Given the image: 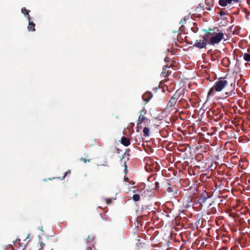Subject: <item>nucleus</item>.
<instances>
[{
	"instance_id": "nucleus-1",
	"label": "nucleus",
	"mask_w": 250,
	"mask_h": 250,
	"mask_svg": "<svg viewBox=\"0 0 250 250\" xmlns=\"http://www.w3.org/2000/svg\"><path fill=\"white\" fill-rule=\"evenodd\" d=\"M228 85V81L224 78L220 79L218 81H216L208 92L207 100L211 97L214 96L216 92L222 91Z\"/></svg>"
},
{
	"instance_id": "nucleus-2",
	"label": "nucleus",
	"mask_w": 250,
	"mask_h": 250,
	"mask_svg": "<svg viewBox=\"0 0 250 250\" xmlns=\"http://www.w3.org/2000/svg\"><path fill=\"white\" fill-rule=\"evenodd\" d=\"M207 38L209 40V43L212 45L218 43L224 38L223 33H215L214 30L210 29L208 33Z\"/></svg>"
},
{
	"instance_id": "nucleus-3",
	"label": "nucleus",
	"mask_w": 250,
	"mask_h": 250,
	"mask_svg": "<svg viewBox=\"0 0 250 250\" xmlns=\"http://www.w3.org/2000/svg\"><path fill=\"white\" fill-rule=\"evenodd\" d=\"M95 237H91L88 236L86 238V250H95V244L96 241L95 240Z\"/></svg>"
},
{
	"instance_id": "nucleus-4",
	"label": "nucleus",
	"mask_w": 250,
	"mask_h": 250,
	"mask_svg": "<svg viewBox=\"0 0 250 250\" xmlns=\"http://www.w3.org/2000/svg\"><path fill=\"white\" fill-rule=\"evenodd\" d=\"M146 161V165L145 167V168L146 171L148 172L149 171H152L156 169V163L155 164L150 158H147Z\"/></svg>"
},
{
	"instance_id": "nucleus-5",
	"label": "nucleus",
	"mask_w": 250,
	"mask_h": 250,
	"mask_svg": "<svg viewBox=\"0 0 250 250\" xmlns=\"http://www.w3.org/2000/svg\"><path fill=\"white\" fill-rule=\"evenodd\" d=\"M155 174L151 175L147 178L148 182L149 183L148 187L152 190L156 189V181H155Z\"/></svg>"
},
{
	"instance_id": "nucleus-6",
	"label": "nucleus",
	"mask_w": 250,
	"mask_h": 250,
	"mask_svg": "<svg viewBox=\"0 0 250 250\" xmlns=\"http://www.w3.org/2000/svg\"><path fill=\"white\" fill-rule=\"evenodd\" d=\"M207 45V40L205 38H203V40H197L196 41L193 46L197 47L199 49H202L206 48Z\"/></svg>"
},
{
	"instance_id": "nucleus-7",
	"label": "nucleus",
	"mask_w": 250,
	"mask_h": 250,
	"mask_svg": "<svg viewBox=\"0 0 250 250\" xmlns=\"http://www.w3.org/2000/svg\"><path fill=\"white\" fill-rule=\"evenodd\" d=\"M239 0H219V4L222 6H226L228 4L237 3Z\"/></svg>"
},
{
	"instance_id": "nucleus-8",
	"label": "nucleus",
	"mask_w": 250,
	"mask_h": 250,
	"mask_svg": "<svg viewBox=\"0 0 250 250\" xmlns=\"http://www.w3.org/2000/svg\"><path fill=\"white\" fill-rule=\"evenodd\" d=\"M152 94L151 92H146L142 95V98L144 101L147 103L150 99L152 98Z\"/></svg>"
},
{
	"instance_id": "nucleus-9",
	"label": "nucleus",
	"mask_w": 250,
	"mask_h": 250,
	"mask_svg": "<svg viewBox=\"0 0 250 250\" xmlns=\"http://www.w3.org/2000/svg\"><path fill=\"white\" fill-rule=\"evenodd\" d=\"M120 142L125 146H127L130 144V139L125 136L122 137Z\"/></svg>"
},
{
	"instance_id": "nucleus-10",
	"label": "nucleus",
	"mask_w": 250,
	"mask_h": 250,
	"mask_svg": "<svg viewBox=\"0 0 250 250\" xmlns=\"http://www.w3.org/2000/svg\"><path fill=\"white\" fill-rule=\"evenodd\" d=\"M22 13H23L24 15H26L27 19L29 21H31V17L30 16L29 14V11L27 10L25 7H23L21 9Z\"/></svg>"
},
{
	"instance_id": "nucleus-11",
	"label": "nucleus",
	"mask_w": 250,
	"mask_h": 250,
	"mask_svg": "<svg viewBox=\"0 0 250 250\" xmlns=\"http://www.w3.org/2000/svg\"><path fill=\"white\" fill-rule=\"evenodd\" d=\"M35 24L32 22H31L30 21H29V24L27 26V28L29 31H35Z\"/></svg>"
},
{
	"instance_id": "nucleus-12",
	"label": "nucleus",
	"mask_w": 250,
	"mask_h": 250,
	"mask_svg": "<svg viewBox=\"0 0 250 250\" xmlns=\"http://www.w3.org/2000/svg\"><path fill=\"white\" fill-rule=\"evenodd\" d=\"M169 67H170V66H168L167 65H165L164 66V68H163V71L162 72V74L163 75V76L164 77H166L168 75V71L167 70V68H169Z\"/></svg>"
},
{
	"instance_id": "nucleus-13",
	"label": "nucleus",
	"mask_w": 250,
	"mask_h": 250,
	"mask_svg": "<svg viewBox=\"0 0 250 250\" xmlns=\"http://www.w3.org/2000/svg\"><path fill=\"white\" fill-rule=\"evenodd\" d=\"M84 157H81L80 159L81 161H83V163L90 162L91 159L89 158V156L86 154H84Z\"/></svg>"
},
{
	"instance_id": "nucleus-14",
	"label": "nucleus",
	"mask_w": 250,
	"mask_h": 250,
	"mask_svg": "<svg viewBox=\"0 0 250 250\" xmlns=\"http://www.w3.org/2000/svg\"><path fill=\"white\" fill-rule=\"evenodd\" d=\"M146 119V118L145 117V116L141 114V115H139L138 117V124L143 123Z\"/></svg>"
},
{
	"instance_id": "nucleus-15",
	"label": "nucleus",
	"mask_w": 250,
	"mask_h": 250,
	"mask_svg": "<svg viewBox=\"0 0 250 250\" xmlns=\"http://www.w3.org/2000/svg\"><path fill=\"white\" fill-rule=\"evenodd\" d=\"M143 133L145 136H148L149 133V129L148 127H145L143 129Z\"/></svg>"
},
{
	"instance_id": "nucleus-16",
	"label": "nucleus",
	"mask_w": 250,
	"mask_h": 250,
	"mask_svg": "<svg viewBox=\"0 0 250 250\" xmlns=\"http://www.w3.org/2000/svg\"><path fill=\"white\" fill-rule=\"evenodd\" d=\"M244 59L247 62H250V54L245 53L244 55Z\"/></svg>"
},
{
	"instance_id": "nucleus-17",
	"label": "nucleus",
	"mask_w": 250,
	"mask_h": 250,
	"mask_svg": "<svg viewBox=\"0 0 250 250\" xmlns=\"http://www.w3.org/2000/svg\"><path fill=\"white\" fill-rule=\"evenodd\" d=\"M132 199H133V200L134 201H138L140 199L139 194H134L133 195Z\"/></svg>"
},
{
	"instance_id": "nucleus-18",
	"label": "nucleus",
	"mask_w": 250,
	"mask_h": 250,
	"mask_svg": "<svg viewBox=\"0 0 250 250\" xmlns=\"http://www.w3.org/2000/svg\"><path fill=\"white\" fill-rule=\"evenodd\" d=\"M39 244L40 245V247H39L38 250H42L43 247L45 246V244L43 242L40 241Z\"/></svg>"
},
{
	"instance_id": "nucleus-19",
	"label": "nucleus",
	"mask_w": 250,
	"mask_h": 250,
	"mask_svg": "<svg viewBox=\"0 0 250 250\" xmlns=\"http://www.w3.org/2000/svg\"><path fill=\"white\" fill-rule=\"evenodd\" d=\"M70 173H71L70 170H68V171H67L65 172V173L64 175V176H63V177H62L61 179V180H63V179L65 178V177L67 174H70Z\"/></svg>"
},
{
	"instance_id": "nucleus-20",
	"label": "nucleus",
	"mask_w": 250,
	"mask_h": 250,
	"mask_svg": "<svg viewBox=\"0 0 250 250\" xmlns=\"http://www.w3.org/2000/svg\"><path fill=\"white\" fill-rule=\"evenodd\" d=\"M225 94L226 95V97H229L230 95V92H226Z\"/></svg>"
},
{
	"instance_id": "nucleus-21",
	"label": "nucleus",
	"mask_w": 250,
	"mask_h": 250,
	"mask_svg": "<svg viewBox=\"0 0 250 250\" xmlns=\"http://www.w3.org/2000/svg\"><path fill=\"white\" fill-rule=\"evenodd\" d=\"M177 98V97H176L175 98H173V99H172V101H170V102H171L172 103V104H174V103H175V99Z\"/></svg>"
},
{
	"instance_id": "nucleus-22",
	"label": "nucleus",
	"mask_w": 250,
	"mask_h": 250,
	"mask_svg": "<svg viewBox=\"0 0 250 250\" xmlns=\"http://www.w3.org/2000/svg\"><path fill=\"white\" fill-rule=\"evenodd\" d=\"M107 204H109L111 202L110 199H106Z\"/></svg>"
},
{
	"instance_id": "nucleus-23",
	"label": "nucleus",
	"mask_w": 250,
	"mask_h": 250,
	"mask_svg": "<svg viewBox=\"0 0 250 250\" xmlns=\"http://www.w3.org/2000/svg\"><path fill=\"white\" fill-rule=\"evenodd\" d=\"M155 232L154 233V234H153V235H155ZM152 237H153V239H154V238H155V235L154 236V235H153V236H152Z\"/></svg>"
},
{
	"instance_id": "nucleus-24",
	"label": "nucleus",
	"mask_w": 250,
	"mask_h": 250,
	"mask_svg": "<svg viewBox=\"0 0 250 250\" xmlns=\"http://www.w3.org/2000/svg\"><path fill=\"white\" fill-rule=\"evenodd\" d=\"M167 58H165V61L167 62Z\"/></svg>"
},
{
	"instance_id": "nucleus-25",
	"label": "nucleus",
	"mask_w": 250,
	"mask_h": 250,
	"mask_svg": "<svg viewBox=\"0 0 250 250\" xmlns=\"http://www.w3.org/2000/svg\"><path fill=\"white\" fill-rule=\"evenodd\" d=\"M203 200H204V201H205L206 198L204 199Z\"/></svg>"
}]
</instances>
